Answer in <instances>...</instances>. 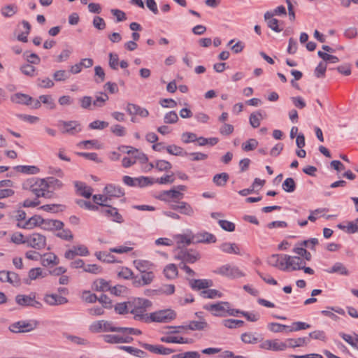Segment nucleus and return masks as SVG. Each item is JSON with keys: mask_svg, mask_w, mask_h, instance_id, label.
Listing matches in <instances>:
<instances>
[{"mask_svg": "<svg viewBox=\"0 0 358 358\" xmlns=\"http://www.w3.org/2000/svg\"><path fill=\"white\" fill-rule=\"evenodd\" d=\"M268 263L281 271L291 272L300 270L306 262L296 256H290L285 254L272 255L268 258Z\"/></svg>", "mask_w": 358, "mask_h": 358, "instance_id": "nucleus-1", "label": "nucleus"}, {"mask_svg": "<svg viewBox=\"0 0 358 358\" xmlns=\"http://www.w3.org/2000/svg\"><path fill=\"white\" fill-rule=\"evenodd\" d=\"M131 307L130 313L133 314L134 319L139 321L149 322V317L145 312L152 306V302L143 298H135L129 301Z\"/></svg>", "mask_w": 358, "mask_h": 358, "instance_id": "nucleus-2", "label": "nucleus"}, {"mask_svg": "<svg viewBox=\"0 0 358 358\" xmlns=\"http://www.w3.org/2000/svg\"><path fill=\"white\" fill-rule=\"evenodd\" d=\"M204 308L208 310L215 311V315L220 316H224L225 313L229 315L238 316L239 313V310L231 308L230 303L226 301L206 305Z\"/></svg>", "mask_w": 358, "mask_h": 358, "instance_id": "nucleus-3", "label": "nucleus"}, {"mask_svg": "<svg viewBox=\"0 0 358 358\" xmlns=\"http://www.w3.org/2000/svg\"><path fill=\"white\" fill-rule=\"evenodd\" d=\"M176 315L171 309L161 310L150 315L149 322H169L175 319Z\"/></svg>", "mask_w": 358, "mask_h": 358, "instance_id": "nucleus-4", "label": "nucleus"}, {"mask_svg": "<svg viewBox=\"0 0 358 358\" xmlns=\"http://www.w3.org/2000/svg\"><path fill=\"white\" fill-rule=\"evenodd\" d=\"M57 126L64 134L76 135L82 131L81 124L77 121H59Z\"/></svg>", "mask_w": 358, "mask_h": 358, "instance_id": "nucleus-5", "label": "nucleus"}, {"mask_svg": "<svg viewBox=\"0 0 358 358\" xmlns=\"http://www.w3.org/2000/svg\"><path fill=\"white\" fill-rule=\"evenodd\" d=\"M27 247L35 250H42L46 246V237L39 233H33L27 236Z\"/></svg>", "mask_w": 358, "mask_h": 358, "instance_id": "nucleus-6", "label": "nucleus"}, {"mask_svg": "<svg viewBox=\"0 0 358 358\" xmlns=\"http://www.w3.org/2000/svg\"><path fill=\"white\" fill-rule=\"evenodd\" d=\"M31 190L37 197H47L50 194L45 178L36 179L31 185Z\"/></svg>", "mask_w": 358, "mask_h": 358, "instance_id": "nucleus-7", "label": "nucleus"}, {"mask_svg": "<svg viewBox=\"0 0 358 358\" xmlns=\"http://www.w3.org/2000/svg\"><path fill=\"white\" fill-rule=\"evenodd\" d=\"M68 292H50L44 296V301L50 306H58L66 303Z\"/></svg>", "mask_w": 358, "mask_h": 358, "instance_id": "nucleus-8", "label": "nucleus"}, {"mask_svg": "<svg viewBox=\"0 0 358 358\" xmlns=\"http://www.w3.org/2000/svg\"><path fill=\"white\" fill-rule=\"evenodd\" d=\"M99 213L113 222L117 223H122L124 222L123 217L118 212V210L110 205L101 208Z\"/></svg>", "mask_w": 358, "mask_h": 358, "instance_id": "nucleus-9", "label": "nucleus"}, {"mask_svg": "<svg viewBox=\"0 0 358 358\" xmlns=\"http://www.w3.org/2000/svg\"><path fill=\"white\" fill-rule=\"evenodd\" d=\"M175 258L185 263L193 264L200 259V255L196 251L181 250L176 254Z\"/></svg>", "mask_w": 358, "mask_h": 358, "instance_id": "nucleus-10", "label": "nucleus"}, {"mask_svg": "<svg viewBox=\"0 0 358 358\" xmlns=\"http://www.w3.org/2000/svg\"><path fill=\"white\" fill-rule=\"evenodd\" d=\"M217 273L220 275L229 277V278H239L244 274L241 270L234 266L226 264L222 266L217 269Z\"/></svg>", "mask_w": 358, "mask_h": 358, "instance_id": "nucleus-11", "label": "nucleus"}, {"mask_svg": "<svg viewBox=\"0 0 358 358\" xmlns=\"http://www.w3.org/2000/svg\"><path fill=\"white\" fill-rule=\"evenodd\" d=\"M90 252L87 248L84 245H78L73 246L71 249L66 250L64 253V257L68 259H73L76 256H87Z\"/></svg>", "mask_w": 358, "mask_h": 358, "instance_id": "nucleus-12", "label": "nucleus"}, {"mask_svg": "<svg viewBox=\"0 0 358 358\" xmlns=\"http://www.w3.org/2000/svg\"><path fill=\"white\" fill-rule=\"evenodd\" d=\"M36 328V324H33L27 321H19L10 325L9 330L13 333H24L32 331Z\"/></svg>", "mask_w": 358, "mask_h": 358, "instance_id": "nucleus-13", "label": "nucleus"}, {"mask_svg": "<svg viewBox=\"0 0 358 358\" xmlns=\"http://www.w3.org/2000/svg\"><path fill=\"white\" fill-rule=\"evenodd\" d=\"M92 289L93 291H116L117 287H113L110 281L99 278L93 282Z\"/></svg>", "mask_w": 358, "mask_h": 358, "instance_id": "nucleus-14", "label": "nucleus"}, {"mask_svg": "<svg viewBox=\"0 0 358 358\" xmlns=\"http://www.w3.org/2000/svg\"><path fill=\"white\" fill-rule=\"evenodd\" d=\"M169 207L172 210H178L180 213L187 216H192L194 213L193 208L185 201L171 203Z\"/></svg>", "mask_w": 358, "mask_h": 358, "instance_id": "nucleus-15", "label": "nucleus"}, {"mask_svg": "<svg viewBox=\"0 0 358 358\" xmlns=\"http://www.w3.org/2000/svg\"><path fill=\"white\" fill-rule=\"evenodd\" d=\"M42 217L40 215H34L29 219H27L24 222L17 224V227L23 229L31 230L36 227H40Z\"/></svg>", "mask_w": 358, "mask_h": 358, "instance_id": "nucleus-16", "label": "nucleus"}, {"mask_svg": "<svg viewBox=\"0 0 358 358\" xmlns=\"http://www.w3.org/2000/svg\"><path fill=\"white\" fill-rule=\"evenodd\" d=\"M193 236V243H213L217 241L215 235L207 231H201Z\"/></svg>", "mask_w": 358, "mask_h": 358, "instance_id": "nucleus-17", "label": "nucleus"}, {"mask_svg": "<svg viewBox=\"0 0 358 358\" xmlns=\"http://www.w3.org/2000/svg\"><path fill=\"white\" fill-rule=\"evenodd\" d=\"M16 302L20 306H31L38 307L41 303L36 299L34 294H19L15 298Z\"/></svg>", "mask_w": 358, "mask_h": 358, "instance_id": "nucleus-18", "label": "nucleus"}, {"mask_svg": "<svg viewBox=\"0 0 358 358\" xmlns=\"http://www.w3.org/2000/svg\"><path fill=\"white\" fill-rule=\"evenodd\" d=\"M103 192L108 196L110 201L113 198H120L124 194V190L120 186L113 184L107 185L103 189Z\"/></svg>", "mask_w": 358, "mask_h": 358, "instance_id": "nucleus-19", "label": "nucleus"}, {"mask_svg": "<svg viewBox=\"0 0 358 358\" xmlns=\"http://www.w3.org/2000/svg\"><path fill=\"white\" fill-rule=\"evenodd\" d=\"M262 349L274 351H282L285 350L284 342L278 340H266L260 345Z\"/></svg>", "mask_w": 358, "mask_h": 358, "instance_id": "nucleus-20", "label": "nucleus"}, {"mask_svg": "<svg viewBox=\"0 0 358 358\" xmlns=\"http://www.w3.org/2000/svg\"><path fill=\"white\" fill-rule=\"evenodd\" d=\"M183 196L184 194L182 192L175 189H171L161 192L159 199L162 201L169 203L170 204L172 203L171 199H182Z\"/></svg>", "mask_w": 358, "mask_h": 358, "instance_id": "nucleus-21", "label": "nucleus"}, {"mask_svg": "<svg viewBox=\"0 0 358 358\" xmlns=\"http://www.w3.org/2000/svg\"><path fill=\"white\" fill-rule=\"evenodd\" d=\"M140 345L145 350L159 355H169L174 352L173 350L164 347L163 345H153L147 343H141Z\"/></svg>", "mask_w": 358, "mask_h": 358, "instance_id": "nucleus-22", "label": "nucleus"}, {"mask_svg": "<svg viewBox=\"0 0 358 358\" xmlns=\"http://www.w3.org/2000/svg\"><path fill=\"white\" fill-rule=\"evenodd\" d=\"M189 283L192 289L199 290L209 289L213 285V281L210 279L190 280Z\"/></svg>", "mask_w": 358, "mask_h": 358, "instance_id": "nucleus-23", "label": "nucleus"}, {"mask_svg": "<svg viewBox=\"0 0 358 358\" xmlns=\"http://www.w3.org/2000/svg\"><path fill=\"white\" fill-rule=\"evenodd\" d=\"M64 226V223L57 220L43 219L42 218V222L40 227L46 231H54L57 229L62 228Z\"/></svg>", "mask_w": 358, "mask_h": 358, "instance_id": "nucleus-24", "label": "nucleus"}, {"mask_svg": "<svg viewBox=\"0 0 358 358\" xmlns=\"http://www.w3.org/2000/svg\"><path fill=\"white\" fill-rule=\"evenodd\" d=\"M126 110L131 115H139L142 117H146L149 115V112L146 108L134 103H128Z\"/></svg>", "mask_w": 358, "mask_h": 358, "instance_id": "nucleus-25", "label": "nucleus"}, {"mask_svg": "<svg viewBox=\"0 0 358 358\" xmlns=\"http://www.w3.org/2000/svg\"><path fill=\"white\" fill-rule=\"evenodd\" d=\"M41 264L45 267L55 266L59 264V259L56 255L52 252H48L41 256Z\"/></svg>", "mask_w": 358, "mask_h": 358, "instance_id": "nucleus-26", "label": "nucleus"}, {"mask_svg": "<svg viewBox=\"0 0 358 358\" xmlns=\"http://www.w3.org/2000/svg\"><path fill=\"white\" fill-rule=\"evenodd\" d=\"M220 250L227 254H233L240 255L241 250L238 244L235 243L224 242L220 245Z\"/></svg>", "mask_w": 358, "mask_h": 358, "instance_id": "nucleus-27", "label": "nucleus"}, {"mask_svg": "<svg viewBox=\"0 0 358 358\" xmlns=\"http://www.w3.org/2000/svg\"><path fill=\"white\" fill-rule=\"evenodd\" d=\"M309 342L308 338H288L284 342L285 349L287 348H296L306 345Z\"/></svg>", "mask_w": 358, "mask_h": 358, "instance_id": "nucleus-28", "label": "nucleus"}, {"mask_svg": "<svg viewBox=\"0 0 358 358\" xmlns=\"http://www.w3.org/2000/svg\"><path fill=\"white\" fill-rule=\"evenodd\" d=\"M155 278V274L152 271H147L142 273L141 278L140 280H135L133 281V284L136 287L140 285H147L150 284Z\"/></svg>", "mask_w": 358, "mask_h": 358, "instance_id": "nucleus-29", "label": "nucleus"}, {"mask_svg": "<svg viewBox=\"0 0 358 358\" xmlns=\"http://www.w3.org/2000/svg\"><path fill=\"white\" fill-rule=\"evenodd\" d=\"M193 234L192 233L185 234H177L174 236V239L178 247L188 245L193 243Z\"/></svg>", "mask_w": 358, "mask_h": 358, "instance_id": "nucleus-30", "label": "nucleus"}, {"mask_svg": "<svg viewBox=\"0 0 358 358\" xmlns=\"http://www.w3.org/2000/svg\"><path fill=\"white\" fill-rule=\"evenodd\" d=\"M293 252L298 255L303 261H310L312 259L311 254L306 250L304 245H301V242L298 243L293 249Z\"/></svg>", "mask_w": 358, "mask_h": 358, "instance_id": "nucleus-31", "label": "nucleus"}, {"mask_svg": "<svg viewBox=\"0 0 358 358\" xmlns=\"http://www.w3.org/2000/svg\"><path fill=\"white\" fill-rule=\"evenodd\" d=\"M75 187L78 193L88 199L91 196L92 194V189L91 187L87 186L84 182L76 181L75 182Z\"/></svg>", "mask_w": 358, "mask_h": 358, "instance_id": "nucleus-32", "label": "nucleus"}, {"mask_svg": "<svg viewBox=\"0 0 358 358\" xmlns=\"http://www.w3.org/2000/svg\"><path fill=\"white\" fill-rule=\"evenodd\" d=\"M46 276L47 273L41 267L31 268L28 272V279L29 280L42 279Z\"/></svg>", "mask_w": 358, "mask_h": 358, "instance_id": "nucleus-33", "label": "nucleus"}, {"mask_svg": "<svg viewBox=\"0 0 358 358\" xmlns=\"http://www.w3.org/2000/svg\"><path fill=\"white\" fill-rule=\"evenodd\" d=\"M273 14H271L270 12H266L264 14V18L267 22V24L270 29L273 30L275 32H280L282 29L279 28L278 26V20L275 18L273 17Z\"/></svg>", "mask_w": 358, "mask_h": 358, "instance_id": "nucleus-34", "label": "nucleus"}, {"mask_svg": "<svg viewBox=\"0 0 358 358\" xmlns=\"http://www.w3.org/2000/svg\"><path fill=\"white\" fill-rule=\"evenodd\" d=\"M10 99L13 102L21 104H31L32 98L27 94L16 93L13 94Z\"/></svg>", "mask_w": 358, "mask_h": 358, "instance_id": "nucleus-35", "label": "nucleus"}, {"mask_svg": "<svg viewBox=\"0 0 358 358\" xmlns=\"http://www.w3.org/2000/svg\"><path fill=\"white\" fill-rule=\"evenodd\" d=\"M134 265L141 273L147 272L148 270L151 269L153 266L150 262L143 259L134 260Z\"/></svg>", "mask_w": 358, "mask_h": 358, "instance_id": "nucleus-36", "label": "nucleus"}, {"mask_svg": "<svg viewBox=\"0 0 358 358\" xmlns=\"http://www.w3.org/2000/svg\"><path fill=\"white\" fill-rule=\"evenodd\" d=\"M94 255L97 259L103 262L113 263L115 262V257L106 251H97L94 253Z\"/></svg>", "mask_w": 358, "mask_h": 358, "instance_id": "nucleus-37", "label": "nucleus"}, {"mask_svg": "<svg viewBox=\"0 0 358 358\" xmlns=\"http://www.w3.org/2000/svg\"><path fill=\"white\" fill-rule=\"evenodd\" d=\"M241 340L245 343L255 344L262 341L260 335H257L251 332L244 333L241 335Z\"/></svg>", "mask_w": 358, "mask_h": 358, "instance_id": "nucleus-38", "label": "nucleus"}, {"mask_svg": "<svg viewBox=\"0 0 358 358\" xmlns=\"http://www.w3.org/2000/svg\"><path fill=\"white\" fill-rule=\"evenodd\" d=\"M208 327V324L204 320L203 321H192L189 322L187 327H178V328L182 329H189L190 330H203Z\"/></svg>", "mask_w": 358, "mask_h": 358, "instance_id": "nucleus-39", "label": "nucleus"}, {"mask_svg": "<svg viewBox=\"0 0 358 358\" xmlns=\"http://www.w3.org/2000/svg\"><path fill=\"white\" fill-rule=\"evenodd\" d=\"M15 169L25 174H38L40 172V169L36 166L21 165L15 167Z\"/></svg>", "mask_w": 358, "mask_h": 358, "instance_id": "nucleus-40", "label": "nucleus"}, {"mask_svg": "<svg viewBox=\"0 0 358 358\" xmlns=\"http://www.w3.org/2000/svg\"><path fill=\"white\" fill-rule=\"evenodd\" d=\"M45 179L48 183L49 193H51L56 189H60L63 185L62 182L59 180L53 177H48Z\"/></svg>", "mask_w": 358, "mask_h": 358, "instance_id": "nucleus-41", "label": "nucleus"}, {"mask_svg": "<svg viewBox=\"0 0 358 358\" xmlns=\"http://www.w3.org/2000/svg\"><path fill=\"white\" fill-rule=\"evenodd\" d=\"M17 10L15 4H9L1 8V13L5 17H10L17 12Z\"/></svg>", "mask_w": 358, "mask_h": 358, "instance_id": "nucleus-42", "label": "nucleus"}, {"mask_svg": "<svg viewBox=\"0 0 358 358\" xmlns=\"http://www.w3.org/2000/svg\"><path fill=\"white\" fill-rule=\"evenodd\" d=\"M166 150L170 155H176V156H187V152H185L183 148L181 147L177 146L176 145H171L166 147Z\"/></svg>", "mask_w": 358, "mask_h": 358, "instance_id": "nucleus-43", "label": "nucleus"}, {"mask_svg": "<svg viewBox=\"0 0 358 358\" xmlns=\"http://www.w3.org/2000/svg\"><path fill=\"white\" fill-rule=\"evenodd\" d=\"M329 273H337L343 275H348L349 271L343 264L336 262L331 268L328 270Z\"/></svg>", "mask_w": 358, "mask_h": 358, "instance_id": "nucleus-44", "label": "nucleus"}, {"mask_svg": "<svg viewBox=\"0 0 358 358\" xmlns=\"http://www.w3.org/2000/svg\"><path fill=\"white\" fill-rule=\"evenodd\" d=\"M55 234L56 236L64 239L65 241H71L73 238L72 232L69 229H63V227L59 229H57Z\"/></svg>", "mask_w": 358, "mask_h": 358, "instance_id": "nucleus-45", "label": "nucleus"}, {"mask_svg": "<svg viewBox=\"0 0 358 358\" xmlns=\"http://www.w3.org/2000/svg\"><path fill=\"white\" fill-rule=\"evenodd\" d=\"M27 236H24L21 232L16 231L10 235V241L17 245L26 244Z\"/></svg>", "mask_w": 358, "mask_h": 358, "instance_id": "nucleus-46", "label": "nucleus"}, {"mask_svg": "<svg viewBox=\"0 0 358 358\" xmlns=\"http://www.w3.org/2000/svg\"><path fill=\"white\" fill-rule=\"evenodd\" d=\"M164 273L167 278H175L178 275V268L175 264H170L164 268Z\"/></svg>", "mask_w": 358, "mask_h": 358, "instance_id": "nucleus-47", "label": "nucleus"}, {"mask_svg": "<svg viewBox=\"0 0 358 358\" xmlns=\"http://www.w3.org/2000/svg\"><path fill=\"white\" fill-rule=\"evenodd\" d=\"M108 99L109 97L106 94L100 92L99 95L96 96V99L93 101V106L94 108L103 107Z\"/></svg>", "mask_w": 358, "mask_h": 358, "instance_id": "nucleus-48", "label": "nucleus"}, {"mask_svg": "<svg viewBox=\"0 0 358 358\" xmlns=\"http://www.w3.org/2000/svg\"><path fill=\"white\" fill-rule=\"evenodd\" d=\"M229 180V175L226 173H222L220 174H216L213 177L214 183L220 187H223L226 185L227 180Z\"/></svg>", "mask_w": 358, "mask_h": 358, "instance_id": "nucleus-49", "label": "nucleus"}, {"mask_svg": "<svg viewBox=\"0 0 358 358\" xmlns=\"http://www.w3.org/2000/svg\"><path fill=\"white\" fill-rule=\"evenodd\" d=\"M155 167L159 171H166L172 168L171 164L164 159H159L155 162Z\"/></svg>", "mask_w": 358, "mask_h": 358, "instance_id": "nucleus-50", "label": "nucleus"}, {"mask_svg": "<svg viewBox=\"0 0 358 358\" xmlns=\"http://www.w3.org/2000/svg\"><path fill=\"white\" fill-rule=\"evenodd\" d=\"M223 325L229 329H236L243 325L244 322L239 320L227 319L222 321Z\"/></svg>", "mask_w": 358, "mask_h": 358, "instance_id": "nucleus-51", "label": "nucleus"}, {"mask_svg": "<svg viewBox=\"0 0 358 358\" xmlns=\"http://www.w3.org/2000/svg\"><path fill=\"white\" fill-rule=\"evenodd\" d=\"M282 189L286 192H293L296 189V183L293 178H287L282 185Z\"/></svg>", "mask_w": 358, "mask_h": 358, "instance_id": "nucleus-52", "label": "nucleus"}, {"mask_svg": "<svg viewBox=\"0 0 358 358\" xmlns=\"http://www.w3.org/2000/svg\"><path fill=\"white\" fill-rule=\"evenodd\" d=\"M117 277L124 280H130L134 278L133 271L127 267H121L117 272Z\"/></svg>", "mask_w": 358, "mask_h": 358, "instance_id": "nucleus-53", "label": "nucleus"}, {"mask_svg": "<svg viewBox=\"0 0 358 358\" xmlns=\"http://www.w3.org/2000/svg\"><path fill=\"white\" fill-rule=\"evenodd\" d=\"M263 116L260 112L253 113L250 115V124L254 128L259 127Z\"/></svg>", "mask_w": 358, "mask_h": 358, "instance_id": "nucleus-54", "label": "nucleus"}, {"mask_svg": "<svg viewBox=\"0 0 358 358\" xmlns=\"http://www.w3.org/2000/svg\"><path fill=\"white\" fill-rule=\"evenodd\" d=\"M93 200L97 205L101 206L100 208L108 206L107 203L110 201L108 196L104 192L103 194H94L93 196Z\"/></svg>", "mask_w": 358, "mask_h": 358, "instance_id": "nucleus-55", "label": "nucleus"}, {"mask_svg": "<svg viewBox=\"0 0 358 358\" xmlns=\"http://www.w3.org/2000/svg\"><path fill=\"white\" fill-rule=\"evenodd\" d=\"M155 183L154 178L147 177V176H141L136 178V187H143L149 185H152Z\"/></svg>", "mask_w": 358, "mask_h": 358, "instance_id": "nucleus-56", "label": "nucleus"}, {"mask_svg": "<svg viewBox=\"0 0 358 358\" xmlns=\"http://www.w3.org/2000/svg\"><path fill=\"white\" fill-rule=\"evenodd\" d=\"M162 342L173 343H189V339L183 337L164 336L161 338Z\"/></svg>", "mask_w": 358, "mask_h": 358, "instance_id": "nucleus-57", "label": "nucleus"}, {"mask_svg": "<svg viewBox=\"0 0 358 358\" xmlns=\"http://www.w3.org/2000/svg\"><path fill=\"white\" fill-rule=\"evenodd\" d=\"M258 146V141L255 138H250L242 143V149L245 152L255 150Z\"/></svg>", "mask_w": 358, "mask_h": 358, "instance_id": "nucleus-58", "label": "nucleus"}, {"mask_svg": "<svg viewBox=\"0 0 358 358\" xmlns=\"http://www.w3.org/2000/svg\"><path fill=\"white\" fill-rule=\"evenodd\" d=\"M115 311L119 314H126L130 313L131 307L129 301L124 303H119L115 307Z\"/></svg>", "mask_w": 358, "mask_h": 358, "instance_id": "nucleus-59", "label": "nucleus"}, {"mask_svg": "<svg viewBox=\"0 0 358 358\" xmlns=\"http://www.w3.org/2000/svg\"><path fill=\"white\" fill-rule=\"evenodd\" d=\"M268 329L275 333L282 332L285 330L289 331V326L280 324L278 323H269L268 324Z\"/></svg>", "mask_w": 358, "mask_h": 358, "instance_id": "nucleus-60", "label": "nucleus"}, {"mask_svg": "<svg viewBox=\"0 0 358 358\" xmlns=\"http://www.w3.org/2000/svg\"><path fill=\"white\" fill-rule=\"evenodd\" d=\"M178 120V114L175 111H169L164 117V122L166 124H175Z\"/></svg>", "mask_w": 358, "mask_h": 358, "instance_id": "nucleus-61", "label": "nucleus"}, {"mask_svg": "<svg viewBox=\"0 0 358 358\" xmlns=\"http://www.w3.org/2000/svg\"><path fill=\"white\" fill-rule=\"evenodd\" d=\"M327 71V64L324 62H321L318 64L315 69V76L320 78L325 76V72Z\"/></svg>", "mask_w": 358, "mask_h": 358, "instance_id": "nucleus-62", "label": "nucleus"}, {"mask_svg": "<svg viewBox=\"0 0 358 358\" xmlns=\"http://www.w3.org/2000/svg\"><path fill=\"white\" fill-rule=\"evenodd\" d=\"M80 298L86 303H92L97 301L98 295L92 292H82Z\"/></svg>", "mask_w": 358, "mask_h": 358, "instance_id": "nucleus-63", "label": "nucleus"}, {"mask_svg": "<svg viewBox=\"0 0 358 358\" xmlns=\"http://www.w3.org/2000/svg\"><path fill=\"white\" fill-rule=\"evenodd\" d=\"M70 74L65 70H59L54 73L53 78L56 81H65L69 78Z\"/></svg>", "mask_w": 358, "mask_h": 358, "instance_id": "nucleus-64", "label": "nucleus"}]
</instances>
